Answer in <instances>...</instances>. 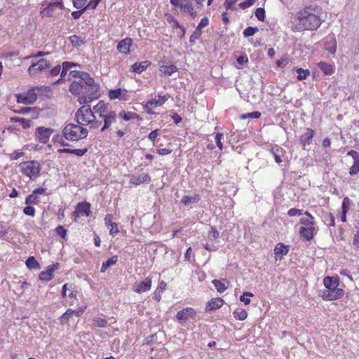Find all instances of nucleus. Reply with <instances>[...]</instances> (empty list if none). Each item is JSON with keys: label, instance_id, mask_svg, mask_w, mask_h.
I'll return each instance as SVG.
<instances>
[{"label": "nucleus", "instance_id": "obj_1", "mask_svg": "<svg viewBox=\"0 0 359 359\" xmlns=\"http://www.w3.org/2000/svg\"><path fill=\"white\" fill-rule=\"evenodd\" d=\"M69 90L72 94L78 95V102L80 104L90 103L100 96V86L90 74L88 80L73 81Z\"/></svg>", "mask_w": 359, "mask_h": 359}, {"label": "nucleus", "instance_id": "obj_2", "mask_svg": "<svg viewBox=\"0 0 359 359\" xmlns=\"http://www.w3.org/2000/svg\"><path fill=\"white\" fill-rule=\"evenodd\" d=\"M75 119L81 126L89 125L90 129H97L102 123V121L97 119L96 115L89 105L81 107L75 114Z\"/></svg>", "mask_w": 359, "mask_h": 359}, {"label": "nucleus", "instance_id": "obj_3", "mask_svg": "<svg viewBox=\"0 0 359 359\" xmlns=\"http://www.w3.org/2000/svg\"><path fill=\"white\" fill-rule=\"evenodd\" d=\"M311 8L309 7L306 9L302 11L298 14V20L299 26L304 29L315 30L322 23V20L317 14L311 12Z\"/></svg>", "mask_w": 359, "mask_h": 359}, {"label": "nucleus", "instance_id": "obj_4", "mask_svg": "<svg viewBox=\"0 0 359 359\" xmlns=\"http://www.w3.org/2000/svg\"><path fill=\"white\" fill-rule=\"evenodd\" d=\"M62 133L67 140L74 142L86 138L88 131L79 123H69L63 128Z\"/></svg>", "mask_w": 359, "mask_h": 359}, {"label": "nucleus", "instance_id": "obj_5", "mask_svg": "<svg viewBox=\"0 0 359 359\" xmlns=\"http://www.w3.org/2000/svg\"><path fill=\"white\" fill-rule=\"evenodd\" d=\"M22 172L30 179L38 177L40 172V165L37 161H30L20 163Z\"/></svg>", "mask_w": 359, "mask_h": 359}, {"label": "nucleus", "instance_id": "obj_6", "mask_svg": "<svg viewBox=\"0 0 359 359\" xmlns=\"http://www.w3.org/2000/svg\"><path fill=\"white\" fill-rule=\"evenodd\" d=\"M49 68V62L43 58L35 63H32L28 68V73L31 76H34Z\"/></svg>", "mask_w": 359, "mask_h": 359}, {"label": "nucleus", "instance_id": "obj_7", "mask_svg": "<svg viewBox=\"0 0 359 359\" xmlns=\"http://www.w3.org/2000/svg\"><path fill=\"white\" fill-rule=\"evenodd\" d=\"M93 110L100 118L115 112L111 109L109 104L106 103L104 100L99 101L98 103L93 107Z\"/></svg>", "mask_w": 359, "mask_h": 359}, {"label": "nucleus", "instance_id": "obj_8", "mask_svg": "<svg viewBox=\"0 0 359 359\" xmlns=\"http://www.w3.org/2000/svg\"><path fill=\"white\" fill-rule=\"evenodd\" d=\"M59 7L60 9H64L65 6L63 5L62 0H56L53 2H49L48 1H45L42 4L43 10L41 11V14L43 16H52V13L53 12V8Z\"/></svg>", "mask_w": 359, "mask_h": 359}, {"label": "nucleus", "instance_id": "obj_9", "mask_svg": "<svg viewBox=\"0 0 359 359\" xmlns=\"http://www.w3.org/2000/svg\"><path fill=\"white\" fill-rule=\"evenodd\" d=\"M17 102L24 104H32L37 99V95L34 89H30L25 93H20L15 95Z\"/></svg>", "mask_w": 359, "mask_h": 359}, {"label": "nucleus", "instance_id": "obj_10", "mask_svg": "<svg viewBox=\"0 0 359 359\" xmlns=\"http://www.w3.org/2000/svg\"><path fill=\"white\" fill-rule=\"evenodd\" d=\"M53 132V129L45 127H39L36 130V137L42 143H47Z\"/></svg>", "mask_w": 359, "mask_h": 359}, {"label": "nucleus", "instance_id": "obj_11", "mask_svg": "<svg viewBox=\"0 0 359 359\" xmlns=\"http://www.w3.org/2000/svg\"><path fill=\"white\" fill-rule=\"evenodd\" d=\"M90 205L88 203H79L75 211L73 212V215L75 217L74 220L76 221L77 217L80 216H89L90 214Z\"/></svg>", "mask_w": 359, "mask_h": 359}, {"label": "nucleus", "instance_id": "obj_12", "mask_svg": "<svg viewBox=\"0 0 359 359\" xmlns=\"http://www.w3.org/2000/svg\"><path fill=\"white\" fill-rule=\"evenodd\" d=\"M196 313L193 308H186L177 312L176 318L179 320L186 321L189 318H194Z\"/></svg>", "mask_w": 359, "mask_h": 359}, {"label": "nucleus", "instance_id": "obj_13", "mask_svg": "<svg viewBox=\"0 0 359 359\" xmlns=\"http://www.w3.org/2000/svg\"><path fill=\"white\" fill-rule=\"evenodd\" d=\"M178 7L180 8L182 11L188 13L193 18L197 15L196 12L189 0H182Z\"/></svg>", "mask_w": 359, "mask_h": 359}, {"label": "nucleus", "instance_id": "obj_14", "mask_svg": "<svg viewBox=\"0 0 359 359\" xmlns=\"http://www.w3.org/2000/svg\"><path fill=\"white\" fill-rule=\"evenodd\" d=\"M151 280L149 278H147L144 280L136 284V287L134 289V291L137 293H142L149 290L151 289Z\"/></svg>", "mask_w": 359, "mask_h": 359}, {"label": "nucleus", "instance_id": "obj_15", "mask_svg": "<svg viewBox=\"0 0 359 359\" xmlns=\"http://www.w3.org/2000/svg\"><path fill=\"white\" fill-rule=\"evenodd\" d=\"M77 64L71 62H64L62 65L60 70V78L57 79L55 83H60L65 80V76H66L67 71L72 67L76 66Z\"/></svg>", "mask_w": 359, "mask_h": 359}, {"label": "nucleus", "instance_id": "obj_16", "mask_svg": "<svg viewBox=\"0 0 359 359\" xmlns=\"http://www.w3.org/2000/svg\"><path fill=\"white\" fill-rule=\"evenodd\" d=\"M116 113L114 112L107 116L102 118L101 121L104 123L103 126L101 128V131L103 132L109 128L111 125L116 121Z\"/></svg>", "mask_w": 359, "mask_h": 359}, {"label": "nucleus", "instance_id": "obj_17", "mask_svg": "<svg viewBox=\"0 0 359 359\" xmlns=\"http://www.w3.org/2000/svg\"><path fill=\"white\" fill-rule=\"evenodd\" d=\"M132 45V39L126 38L121 40L117 45V49L120 53L127 54L130 52V46Z\"/></svg>", "mask_w": 359, "mask_h": 359}, {"label": "nucleus", "instance_id": "obj_18", "mask_svg": "<svg viewBox=\"0 0 359 359\" xmlns=\"http://www.w3.org/2000/svg\"><path fill=\"white\" fill-rule=\"evenodd\" d=\"M223 304H224V300L221 298L218 297V298L212 299L207 303L206 306H205V311H208L217 309L222 307Z\"/></svg>", "mask_w": 359, "mask_h": 359}, {"label": "nucleus", "instance_id": "obj_19", "mask_svg": "<svg viewBox=\"0 0 359 359\" xmlns=\"http://www.w3.org/2000/svg\"><path fill=\"white\" fill-rule=\"evenodd\" d=\"M151 181V177L148 174H143L139 176L133 175L130 180L131 184L139 185L144 182H149Z\"/></svg>", "mask_w": 359, "mask_h": 359}, {"label": "nucleus", "instance_id": "obj_20", "mask_svg": "<svg viewBox=\"0 0 359 359\" xmlns=\"http://www.w3.org/2000/svg\"><path fill=\"white\" fill-rule=\"evenodd\" d=\"M323 283L327 290H334L338 287L339 280L333 277L327 276L324 278Z\"/></svg>", "mask_w": 359, "mask_h": 359}, {"label": "nucleus", "instance_id": "obj_21", "mask_svg": "<svg viewBox=\"0 0 359 359\" xmlns=\"http://www.w3.org/2000/svg\"><path fill=\"white\" fill-rule=\"evenodd\" d=\"M313 230L314 227L313 226H302L299 229V233L306 241H310L313 236Z\"/></svg>", "mask_w": 359, "mask_h": 359}, {"label": "nucleus", "instance_id": "obj_22", "mask_svg": "<svg viewBox=\"0 0 359 359\" xmlns=\"http://www.w3.org/2000/svg\"><path fill=\"white\" fill-rule=\"evenodd\" d=\"M288 251H289L288 246L285 245L283 243H278L274 249L276 258L278 259V257H279V259H281L283 255H287Z\"/></svg>", "mask_w": 359, "mask_h": 359}, {"label": "nucleus", "instance_id": "obj_23", "mask_svg": "<svg viewBox=\"0 0 359 359\" xmlns=\"http://www.w3.org/2000/svg\"><path fill=\"white\" fill-rule=\"evenodd\" d=\"M151 62L148 60H145L141 62H135L132 65V70L136 73L140 74L144 71L149 65Z\"/></svg>", "mask_w": 359, "mask_h": 359}, {"label": "nucleus", "instance_id": "obj_24", "mask_svg": "<svg viewBox=\"0 0 359 359\" xmlns=\"http://www.w3.org/2000/svg\"><path fill=\"white\" fill-rule=\"evenodd\" d=\"M314 135V131L312 129L307 128L306 133L302 135L300 142L303 147H305L306 144H310Z\"/></svg>", "mask_w": 359, "mask_h": 359}, {"label": "nucleus", "instance_id": "obj_25", "mask_svg": "<svg viewBox=\"0 0 359 359\" xmlns=\"http://www.w3.org/2000/svg\"><path fill=\"white\" fill-rule=\"evenodd\" d=\"M168 97L166 95H164V96L158 95V98H155V99L148 101L145 105V107L148 108L149 106H154V107L161 106L168 100Z\"/></svg>", "mask_w": 359, "mask_h": 359}, {"label": "nucleus", "instance_id": "obj_26", "mask_svg": "<svg viewBox=\"0 0 359 359\" xmlns=\"http://www.w3.org/2000/svg\"><path fill=\"white\" fill-rule=\"evenodd\" d=\"M126 90H122L121 88L110 90L109 92V97L111 100L120 99L124 100L123 96L126 95Z\"/></svg>", "mask_w": 359, "mask_h": 359}, {"label": "nucleus", "instance_id": "obj_27", "mask_svg": "<svg viewBox=\"0 0 359 359\" xmlns=\"http://www.w3.org/2000/svg\"><path fill=\"white\" fill-rule=\"evenodd\" d=\"M82 311H76L72 309H67L66 312L61 316L60 321L62 323H67L70 317L72 316L73 314H76L77 316H79L81 313Z\"/></svg>", "mask_w": 359, "mask_h": 359}, {"label": "nucleus", "instance_id": "obj_28", "mask_svg": "<svg viewBox=\"0 0 359 359\" xmlns=\"http://www.w3.org/2000/svg\"><path fill=\"white\" fill-rule=\"evenodd\" d=\"M118 262V256L114 255L108 259L106 262L102 263V267H101V272L104 273L108 268L110 266L114 265Z\"/></svg>", "mask_w": 359, "mask_h": 359}, {"label": "nucleus", "instance_id": "obj_29", "mask_svg": "<svg viewBox=\"0 0 359 359\" xmlns=\"http://www.w3.org/2000/svg\"><path fill=\"white\" fill-rule=\"evenodd\" d=\"M89 74L81 71H71L69 74V76L76 78L78 80H88Z\"/></svg>", "mask_w": 359, "mask_h": 359}, {"label": "nucleus", "instance_id": "obj_30", "mask_svg": "<svg viewBox=\"0 0 359 359\" xmlns=\"http://www.w3.org/2000/svg\"><path fill=\"white\" fill-rule=\"evenodd\" d=\"M26 265H27V268L29 269L39 270L41 268L39 263L36 260L34 257H29L26 260Z\"/></svg>", "mask_w": 359, "mask_h": 359}, {"label": "nucleus", "instance_id": "obj_31", "mask_svg": "<svg viewBox=\"0 0 359 359\" xmlns=\"http://www.w3.org/2000/svg\"><path fill=\"white\" fill-rule=\"evenodd\" d=\"M344 292L341 288H335L330 290V301L338 299L344 296Z\"/></svg>", "mask_w": 359, "mask_h": 359}, {"label": "nucleus", "instance_id": "obj_32", "mask_svg": "<svg viewBox=\"0 0 359 359\" xmlns=\"http://www.w3.org/2000/svg\"><path fill=\"white\" fill-rule=\"evenodd\" d=\"M177 70V67L175 65H161L160 71L165 74L170 76L172 73Z\"/></svg>", "mask_w": 359, "mask_h": 359}, {"label": "nucleus", "instance_id": "obj_33", "mask_svg": "<svg viewBox=\"0 0 359 359\" xmlns=\"http://www.w3.org/2000/svg\"><path fill=\"white\" fill-rule=\"evenodd\" d=\"M318 67L325 73V74L330 75L333 73L332 67L328 63L320 62L318 63Z\"/></svg>", "mask_w": 359, "mask_h": 359}, {"label": "nucleus", "instance_id": "obj_34", "mask_svg": "<svg viewBox=\"0 0 359 359\" xmlns=\"http://www.w3.org/2000/svg\"><path fill=\"white\" fill-rule=\"evenodd\" d=\"M305 215L307 217H303L300 219L301 224L309 227L312 226L314 224L313 217L311 215L309 212H305Z\"/></svg>", "mask_w": 359, "mask_h": 359}, {"label": "nucleus", "instance_id": "obj_35", "mask_svg": "<svg viewBox=\"0 0 359 359\" xmlns=\"http://www.w3.org/2000/svg\"><path fill=\"white\" fill-rule=\"evenodd\" d=\"M51 269H48L45 271H42L39 274V279L41 280L49 281L53 278V273Z\"/></svg>", "mask_w": 359, "mask_h": 359}, {"label": "nucleus", "instance_id": "obj_36", "mask_svg": "<svg viewBox=\"0 0 359 359\" xmlns=\"http://www.w3.org/2000/svg\"><path fill=\"white\" fill-rule=\"evenodd\" d=\"M297 72L298 73L297 75V79L299 81H302L304 79H306V77L309 75L310 72L308 69H304L302 68H297L296 69Z\"/></svg>", "mask_w": 359, "mask_h": 359}, {"label": "nucleus", "instance_id": "obj_37", "mask_svg": "<svg viewBox=\"0 0 359 359\" xmlns=\"http://www.w3.org/2000/svg\"><path fill=\"white\" fill-rule=\"evenodd\" d=\"M212 283L219 293L224 292L226 290V287H225L224 284L219 280L215 279Z\"/></svg>", "mask_w": 359, "mask_h": 359}, {"label": "nucleus", "instance_id": "obj_38", "mask_svg": "<svg viewBox=\"0 0 359 359\" xmlns=\"http://www.w3.org/2000/svg\"><path fill=\"white\" fill-rule=\"evenodd\" d=\"M39 202H40L39 198L37 196L34 195V194H32L27 197L25 203L27 205H33V204H37Z\"/></svg>", "mask_w": 359, "mask_h": 359}, {"label": "nucleus", "instance_id": "obj_39", "mask_svg": "<svg viewBox=\"0 0 359 359\" xmlns=\"http://www.w3.org/2000/svg\"><path fill=\"white\" fill-rule=\"evenodd\" d=\"M258 31L257 27H248L243 31V36L245 37H249L253 36Z\"/></svg>", "mask_w": 359, "mask_h": 359}, {"label": "nucleus", "instance_id": "obj_40", "mask_svg": "<svg viewBox=\"0 0 359 359\" xmlns=\"http://www.w3.org/2000/svg\"><path fill=\"white\" fill-rule=\"evenodd\" d=\"M94 325L98 327H104L107 325V320L100 318H95L93 319Z\"/></svg>", "mask_w": 359, "mask_h": 359}, {"label": "nucleus", "instance_id": "obj_41", "mask_svg": "<svg viewBox=\"0 0 359 359\" xmlns=\"http://www.w3.org/2000/svg\"><path fill=\"white\" fill-rule=\"evenodd\" d=\"M119 116H121L125 121H128L135 118L137 116V114L132 112L126 113L123 111L120 112Z\"/></svg>", "mask_w": 359, "mask_h": 359}, {"label": "nucleus", "instance_id": "obj_42", "mask_svg": "<svg viewBox=\"0 0 359 359\" xmlns=\"http://www.w3.org/2000/svg\"><path fill=\"white\" fill-rule=\"evenodd\" d=\"M253 294L250 292H244L241 297L240 300L243 302L245 305L250 304V299L248 297H252Z\"/></svg>", "mask_w": 359, "mask_h": 359}, {"label": "nucleus", "instance_id": "obj_43", "mask_svg": "<svg viewBox=\"0 0 359 359\" xmlns=\"http://www.w3.org/2000/svg\"><path fill=\"white\" fill-rule=\"evenodd\" d=\"M261 116V113L259 112V111H253V112H250V113H248V114H243L241 116V119H245L247 118H259Z\"/></svg>", "mask_w": 359, "mask_h": 359}, {"label": "nucleus", "instance_id": "obj_44", "mask_svg": "<svg viewBox=\"0 0 359 359\" xmlns=\"http://www.w3.org/2000/svg\"><path fill=\"white\" fill-rule=\"evenodd\" d=\"M255 16L260 21H264L265 18V11L262 8H258L255 11Z\"/></svg>", "mask_w": 359, "mask_h": 359}, {"label": "nucleus", "instance_id": "obj_45", "mask_svg": "<svg viewBox=\"0 0 359 359\" xmlns=\"http://www.w3.org/2000/svg\"><path fill=\"white\" fill-rule=\"evenodd\" d=\"M88 0H72L73 5L76 8L82 9L87 4Z\"/></svg>", "mask_w": 359, "mask_h": 359}, {"label": "nucleus", "instance_id": "obj_46", "mask_svg": "<svg viewBox=\"0 0 359 359\" xmlns=\"http://www.w3.org/2000/svg\"><path fill=\"white\" fill-rule=\"evenodd\" d=\"M202 34L201 30L196 28V29L194 32V33L191 35L189 38V41L191 43L194 42L196 40L198 39Z\"/></svg>", "mask_w": 359, "mask_h": 359}, {"label": "nucleus", "instance_id": "obj_47", "mask_svg": "<svg viewBox=\"0 0 359 359\" xmlns=\"http://www.w3.org/2000/svg\"><path fill=\"white\" fill-rule=\"evenodd\" d=\"M255 2V0H245L243 2L240 3L238 6L241 9L244 10L252 6Z\"/></svg>", "mask_w": 359, "mask_h": 359}, {"label": "nucleus", "instance_id": "obj_48", "mask_svg": "<svg viewBox=\"0 0 359 359\" xmlns=\"http://www.w3.org/2000/svg\"><path fill=\"white\" fill-rule=\"evenodd\" d=\"M69 40L74 46H78L82 42L81 38L77 36L76 35H73L69 37Z\"/></svg>", "mask_w": 359, "mask_h": 359}, {"label": "nucleus", "instance_id": "obj_49", "mask_svg": "<svg viewBox=\"0 0 359 359\" xmlns=\"http://www.w3.org/2000/svg\"><path fill=\"white\" fill-rule=\"evenodd\" d=\"M23 212L27 215L34 217L35 215V210L33 207L28 205L23 209Z\"/></svg>", "mask_w": 359, "mask_h": 359}, {"label": "nucleus", "instance_id": "obj_50", "mask_svg": "<svg viewBox=\"0 0 359 359\" xmlns=\"http://www.w3.org/2000/svg\"><path fill=\"white\" fill-rule=\"evenodd\" d=\"M100 1L101 0H91L88 4L86 5V10L95 9Z\"/></svg>", "mask_w": 359, "mask_h": 359}, {"label": "nucleus", "instance_id": "obj_51", "mask_svg": "<svg viewBox=\"0 0 359 359\" xmlns=\"http://www.w3.org/2000/svg\"><path fill=\"white\" fill-rule=\"evenodd\" d=\"M235 313L237 314V318L240 320H244L248 316V313L245 309H242L240 311H236Z\"/></svg>", "mask_w": 359, "mask_h": 359}, {"label": "nucleus", "instance_id": "obj_52", "mask_svg": "<svg viewBox=\"0 0 359 359\" xmlns=\"http://www.w3.org/2000/svg\"><path fill=\"white\" fill-rule=\"evenodd\" d=\"M349 203H350V201H349L348 198L345 197L342 202L343 214L346 215V212H348Z\"/></svg>", "mask_w": 359, "mask_h": 359}, {"label": "nucleus", "instance_id": "obj_53", "mask_svg": "<svg viewBox=\"0 0 359 359\" xmlns=\"http://www.w3.org/2000/svg\"><path fill=\"white\" fill-rule=\"evenodd\" d=\"M57 233L62 238H65L67 230L62 226H58L55 229Z\"/></svg>", "mask_w": 359, "mask_h": 359}, {"label": "nucleus", "instance_id": "obj_54", "mask_svg": "<svg viewBox=\"0 0 359 359\" xmlns=\"http://www.w3.org/2000/svg\"><path fill=\"white\" fill-rule=\"evenodd\" d=\"M287 214L290 217H293V216H296V215H302V210H299V209H296V208H291L289 210Z\"/></svg>", "mask_w": 359, "mask_h": 359}, {"label": "nucleus", "instance_id": "obj_55", "mask_svg": "<svg viewBox=\"0 0 359 359\" xmlns=\"http://www.w3.org/2000/svg\"><path fill=\"white\" fill-rule=\"evenodd\" d=\"M208 23L209 20L208 19V18L204 17L201 19V22H199L196 28L201 30L203 27L208 26Z\"/></svg>", "mask_w": 359, "mask_h": 359}, {"label": "nucleus", "instance_id": "obj_56", "mask_svg": "<svg viewBox=\"0 0 359 359\" xmlns=\"http://www.w3.org/2000/svg\"><path fill=\"white\" fill-rule=\"evenodd\" d=\"M359 172V163L354 162V164L350 168L349 173L351 175H356Z\"/></svg>", "mask_w": 359, "mask_h": 359}, {"label": "nucleus", "instance_id": "obj_57", "mask_svg": "<svg viewBox=\"0 0 359 359\" xmlns=\"http://www.w3.org/2000/svg\"><path fill=\"white\" fill-rule=\"evenodd\" d=\"M60 70H61V67L60 65H57L50 69L49 74L51 76H57L59 74H60Z\"/></svg>", "mask_w": 359, "mask_h": 359}, {"label": "nucleus", "instance_id": "obj_58", "mask_svg": "<svg viewBox=\"0 0 359 359\" xmlns=\"http://www.w3.org/2000/svg\"><path fill=\"white\" fill-rule=\"evenodd\" d=\"M85 11L86 8L85 7H83L82 9H80L79 11H73L72 13V16L74 20H77L81 17V15L84 13Z\"/></svg>", "mask_w": 359, "mask_h": 359}, {"label": "nucleus", "instance_id": "obj_59", "mask_svg": "<svg viewBox=\"0 0 359 359\" xmlns=\"http://www.w3.org/2000/svg\"><path fill=\"white\" fill-rule=\"evenodd\" d=\"M347 154L352 156V158L354 159V162L359 163V153L355 151L351 150L348 152Z\"/></svg>", "mask_w": 359, "mask_h": 359}, {"label": "nucleus", "instance_id": "obj_60", "mask_svg": "<svg viewBox=\"0 0 359 359\" xmlns=\"http://www.w3.org/2000/svg\"><path fill=\"white\" fill-rule=\"evenodd\" d=\"M223 137V134L222 133H217L215 136V142H216V144H217V146L220 149H222L223 148V145H222V137Z\"/></svg>", "mask_w": 359, "mask_h": 359}, {"label": "nucleus", "instance_id": "obj_61", "mask_svg": "<svg viewBox=\"0 0 359 359\" xmlns=\"http://www.w3.org/2000/svg\"><path fill=\"white\" fill-rule=\"evenodd\" d=\"M194 201H195L194 198H191L188 196H183V198L182 199V203H183L186 205H188Z\"/></svg>", "mask_w": 359, "mask_h": 359}, {"label": "nucleus", "instance_id": "obj_62", "mask_svg": "<svg viewBox=\"0 0 359 359\" xmlns=\"http://www.w3.org/2000/svg\"><path fill=\"white\" fill-rule=\"evenodd\" d=\"M88 151V148H85L83 149H74L73 154L77 156H82Z\"/></svg>", "mask_w": 359, "mask_h": 359}, {"label": "nucleus", "instance_id": "obj_63", "mask_svg": "<svg viewBox=\"0 0 359 359\" xmlns=\"http://www.w3.org/2000/svg\"><path fill=\"white\" fill-rule=\"evenodd\" d=\"M20 124L24 129L29 128L30 127V120L22 118H20Z\"/></svg>", "mask_w": 359, "mask_h": 359}, {"label": "nucleus", "instance_id": "obj_64", "mask_svg": "<svg viewBox=\"0 0 359 359\" xmlns=\"http://www.w3.org/2000/svg\"><path fill=\"white\" fill-rule=\"evenodd\" d=\"M158 135V130H152L148 135V138L151 140V141H154L156 137Z\"/></svg>", "mask_w": 359, "mask_h": 359}]
</instances>
